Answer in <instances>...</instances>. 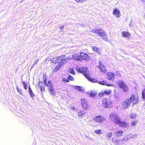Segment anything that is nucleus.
Returning <instances> with one entry per match:
<instances>
[{"mask_svg": "<svg viewBox=\"0 0 145 145\" xmlns=\"http://www.w3.org/2000/svg\"><path fill=\"white\" fill-rule=\"evenodd\" d=\"M140 1H142V3H144L145 2V0H140Z\"/></svg>", "mask_w": 145, "mask_h": 145, "instance_id": "42", "label": "nucleus"}, {"mask_svg": "<svg viewBox=\"0 0 145 145\" xmlns=\"http://www.w3.org/2000/svg\"><path fill=\"white\" fill-rule=\"evenodd\" d=\"M95 133L97 134H99L102 133V131L101 129L96 130L95 131Z\"/></svg>", "mask_w": 145, "mask_h": 145, "instance_id": "28", "label": "nucleus"}, {"mask_svg": "<svg viewBox=\"0 0 145 145\" xmlns=\"http://www.w3.org/2000/svg\"><path fill=\"white\" fill-rule=\"evenodd\" d=\"M75 88L78 91H82V88L80 86H75Z\"/></svg>", "mask_w": 145, "mask_h": 145, "instance_id": "26", "label": "nucleus"}, {"mask_svg": "<svg viewBox=\"0 0 145 145\" xmlns=\"http://www.w3.org/2000/svg\"><path fill=\"white\" fill-rule=\"evenodd\" d=\"M68 108L69 109H71L72 110H74L75 108L72 106L71 105Z\"/></svg>", "mask_w": 145, "mask_h": 145, "instance_id": "37", "label": "nucleus"}, {"mask_svg": "<svg viewBox=\"0 0 145 145\" xmlns=\"http://www.w3.org/2000/svg\"><path fill=\"white\" fill-rule=\"evenodd\" d=\"M138 96L133 95L130 99H127L121 105V108L123 109H125L132 103H133V105L136 104L138 102Z\"/></svg>", "mask_w": 145, "mask_h": 145, "instance_id": "2", "label": "nucleus"}, {"mask_svg": "<svg viewBox=\"0 0 145 145\" xmlns=\"http://www.w3.org/2000/svg\"><path fill=\"white\" fill-rule=\"evenodd\" d=\"M113 14L114 15H116L117 17H119L120 16V11L118 8L114 9L113 10Z\"/></svg>", "mask_w": 145, "mask_h": 145, "instance_id": "17", "label": "nucleus"}, {"mask_svg": "<svg viewBox=\"0 0 145 145\" xmlns=\"http://www.w3.org/2000/svg\"><path fill=\"white\" fill-rule=\"evenodd\" d=\"M87 67L85 68H78L77 69V70L80 72L82 73L83 72V74L84 75V74L85 73H86L87 74H88V72H89L88 71H86V70L87 69Z\"/></svg>", "mask_w": 145, "mask_h": 145, "instance_id": "19", "label": "nucleus"}, {"mask_svg": "<svg viewBox=\"0 0 145 145\" xmlns=\"http://www.w3.org/2000/svg\"><path fill=\"white\" fill-rule=\"evenodd\" d=\"M90 95L91 97H93V96H94V95H92V93H91L90 94Z\"/></svg>", "mask_w": 145, "mask_h": 145, "instance_id": "41", "label": "nucleus"}, {"mask_svg": "<svg viewBox=\"0 0 145 145\" xmlns=\"http://www.w3.org/2000/svg\"><path fill=\"white\" fill-rule=\"evenodd\" d=\"M81 103L84 108L85 110L88 107L87 101L85 99H82L81 100Z\"/></svg>", "mask_w": 145, "mask_h": 145, "instance_id": "14", "label": "nucleus"}, {"mask_svg": "<svg viewBox=\"0 0 145 145\" xmlns=\"http://www.w3.org/2000/svg\"><path fill=\"white\" fill-rule=\"evenodd\" d=\"M77 2H80V3H82L86 1V0H75Z\"/></svg>", "mask_w": 145, "mask_h": 145, "instance_id": "36", "label": "nucleus"}, {"mask_svg": "<svg viewBox=\"0 0 145 145\" xmlns=\"http://www.w3.org/2000/svg\"><path fill=\"white\" fill-rule=\"evenodd\" d=\"M89 72H88V74L85 73L84 74V76L88 79L89 80L92 82H97V79L92 78L89 77Z\"/></svg>", "mask_w": 145, "mask_h": 145, "instance_id": "12", "label": "nucleus"}, {"mask_svg": "<svg viewBox=\"0 0 145 145\" xmlns=\"http://www.w3.org/2000/svg\"><path fill=\"white\" fill-rule=\"evenodd\" d=\"M40 89H41V91H42V90H43V89L42 88H41Z\"/></svg>", "mask_w": 145, "mask_h": 145, "instance_id": "44", "label": "nucleus"}, {"mask_svg": "<svg viewBox=\"0 0 145 145\" xmlns=\"http://www.w3.org/2000/svg\"><path fill=\"white\" fill-rule=\"evenodd\" d=\"M16 89L18 92L21 95H22V90L19 89L18 87H16Z\"/></svg>", "mask_w": 145, "mask_h": 145, "instance_id": "35", "label": "nucleus"}, {"mask_svg": "<svg viewBox=\"0 0 145 145\" xmlns=\"http://www.w3.org/2000/svg\"><path fill=\"white\" fill-rule=\"evenodd\" d=\"M62 82H69V80H67L65 78H63L62 79Z\"/></svg>", "mask_w": 145, "mask_h": 145, "instance_id": "39", "label": "nucleus"}, {"mask_svg": "<svg viewBox=\"0 0 145 145\" xmlns=\"http://www.w3.org/2000/svg\"><path fill=\"white\" fill-rule=\"evenodd\" d=\"M122 36L127 38H129L130 37V34L128 32L126 31H123L122 33Z\"/></svg>", "mask_w": 145, "mask_h": 145, "instance_id": "20", "label": "nucleus"}, {"mask_svg": "<svg viewBox=\"0 0 145 145\" xmlns=\"http://www.w3.org/2000/svg\"><path fill=\"white\" fill-rule=\"evenodd\" d=\"M23 86H24V88L26 90L27 88V85H26V83L24 82H23Z\"/></svg>", "mask_w": 145, "mask_h": 145, "instance_id": "34", "label": "nucleus"}, {"mask_svg": "<svg viewBox=\"0 0 145 145\" xmlns=\"http://www.w3.org/2000/svg\"><path fill=\"white\" fill-rule=\"evenodd\" d=\"M98 64L99 65L98 67L100 69V71L102 72L105 73L106 71V70L105 66L100 61H99Z\"/></svg>", "mask_w": 145, "mask_h": 145, "instance_id": "13", "label": "nucleus"}, {"mask_svg": "<svg viewBox=\"0 0 145 145\" xmlns=\"http://www.w3.org/2000/svg\"><path fill=\"white\" fill-rule=\"evenodd\" d=\"M130 137H127V136H125L124 137L123 139H122L120 140H116L115 138H113L112 139V141L114 143H116V144L119 145L120 144H122L123 143V141L124 140H126L127 139L130 138Z\"/></svg>", "mask_w": 145, "mask_h": 145, "instance_id": "7", "label": "nucleus"}, {"mask_svg": "<svg viewBox=\"0 0 145 145\" xmlns=\"http://www.w3.org/2000/svg\"><path fill=\"white\" fill-rule=\"evenodd\" d=\"M29 92L30 94V96L31 97H32V98L33 99V95H35L34 94L33 92L32 91V90L31 89L30 87L29 88Z\"/></svg>", "mask_w": 145, "mask_h": 145, "instance_id": "24", "label": "nucleus"}, {"mask_svg": "<svg viewBox=\"0 0 145 145\" xmlns=\"http://www.w3.org/2000/svg\"><path fill=\"white\" fill-rule=\"evenodd\" d=\"M136 117V114L134 113H131L130 116L131 118L133 119H135Z\"/></svg>", "mask_w": 145, "mask_h": 145, "instance_id": "27", "label": "nucleus"}, {"mask_svg": "<svg viewBox=\"0 0 145 145\" xmlns=\"http://www.w3.org/2000/svg\"><path fill=\"white\" fill-rule=\"evenodd\" d=\"M99 84L102 85H106V82L105 81H102L99 82Z\"/></svg>", "mask_w": 145, "mask_h": 145, "instance_id": "33", "label": "nucleus"}, {"mask_svg": "<svg viewBox=\"0 0 145 145\" xmlns=\"http://www.w3.org/2000/svg\"><path fill=\"white\" fill-rule=\"evenodd\" d=\"M115 76V74L111 72H109L108 73L107 77L108 79L112 80L114 79Z\"/></svg>", "mask_w": 145, "mask_h": 145, "instance_id": "16", "label": "nucleus"}, {"mask_svg": "<svg viewBox=\"0 0 145 145\" xmlns=\"http://www.w3.org/2000/svg\"><path fill=\"white\" fill-rule=\"evenodd\" d=\"M44 82L45 85L48 87L50 94L52 96H55L56 93L55 91L52 86L51 81H48V83H47L46 79H45Z\"/></svg>", "mask_w": 145, "mask_h": 145, "instance_id": "5", "label": "nucleus"}, {"mask_svg": "<svg viewBox=\"0 0 145 145\" xmlns=\"http://www.w3.org/2000/svg\"><path fill=\"white\" fill-rule=\"evenodd\" d=\"M84 112L83 111H81L78 113V116L80 117H82L84 114Z\"/></svg>", "mask_w": 145, "mask_h": 145, "instance_id": "29", "label": "nucleus"}, {"mask_svg": "<svg viewBox=\"0 0 145 145\" xmlns=\"http://www.w3.org/2000/svg\"><path fill=\"white\" fill-rule=\"evenodd\" d=\"M142 94L143 98L145 99V87L142 92Z\"/></svg>", "mask_w": 145, "mask_h": 145, "instance_id": "31", "label": "nucleus"}, {"mask_svg": "<svg viewBox=\"0 0 145 145\" xmlns=\"http://www.w3.org/2000/svg\"><path fill=\"white\" fill-rule=\"evenodd\" d=\"M65 61H63L61 62L58 63L57 65H56L54 70V71L55 72L57 71L60 68L62 67V66L65 63Z\"/></svg>", "mask_w": 145, "mask_h": 145, "instance_id": "11", "label": "nucleus"}, {"mask_svg": "<svg viewBox=\"0 0 145 145\" xmlns=\"http://www.w3.org/2000/svg\"><path fill=\"white\" fill-rule=\"evenodd\" d=\"M112 134L111 133H108L106 134V136L107 138V139L109 140V138L111 137Z\"/></svg>", "mask_w": 145, "mask_h": 145, "instance_id": "25", "label": "nucleus"}, {"mask_svg": "<svg viewBox=\"0 0 145 145\" xmlns=\"http://www.w3.org/2000/svg\"><path fill=\"white\" fill-rule=\"evenodd\" d=\"M72 58L76 60L80 61L81 60V57L79 53H76L73 54L72 56Z\"/></svg>", "mask_w": 145, "mask_h": 145, "instance_id": "15", "label": "nucleus"}, {"mask_svg": "<svg viewBox=\"0 0 145 145\" xmlns=\"http://www.w3.org/2000/svg\"><path fill=\"white\" fill-rule=\"evenodd\" d=\"M117 84L120 87L123 89L124 92H126L128 90L127 86L125 84L121 81H118L117 82Z\"/></svg>", "mask_w": 145, "mask_h": 145, "instance_id": "8", "label": "nucleus"}, {"mask_svg": "<svg viewBox=\"0 0 145 145\" xmlns=\"http://www.w3.org/2000/svg\"><path fill=\"white\" fill-rule=\"evenodd\" d=\"M80 54L81 57V60L82 58L84 60H86L88 59L89 56L87 54L83 52H81Z\"/></svg>", "mask_w": 145, "mask_h": 145, "instance_id": "18", "label": "nucleus"}, {"mask_svg": "<svg viewBox=\"0 0 145 145\" xmlns=\"http://www.w3.org/2000/svg\"><path fill=\"white\" fill-rule=\"evenodd\" d=\"M106 85L107 86H112L111 84H106Z\"/></svg>", "mask_w": 145, "mask_h": 145, "instance_id": "43", "label": "nucleus"}, {"mask_svg": "<svg viewBox=\"0 0 145 145\" xmlns=\"http://www.w3.org/2000/svg\"><path fill=\"white\" fill-rule=\"evenodd\" d=\"M112 101L110 98H104L102 101V105L105 108H111L113 106Z\"/></svg>", "mask_w": 145, "mask_h": 145, "instance_id": "4", "label": "nucleus"}, {"mask_svg": "<svg viewBox=\"0 0 145 145\" xmlns=\"http://www.w3.org/2000/svg\"><path fill=\"white\" fill-rule=\"evenodd\" d=\"M111 92L112 90L110 89L104 90L99 94V95L101 97L105 95H109L111 94Z\"/></svg>", "mask_w": 145, "mask_h": 145, "instance_id": "9", "label": "nucleus"}, {"mask_svg": "<svg viewBox=\"0 0 145 145\" xmlns=\"http://www.w3.org/2000/svg\"><path fill=\"white\" fill-rule=\"evenodd\" d=\"M68 79H69L71 80H73V77L70 75H69L68 76Z\"/></svg>", "mask_w": 145, "mask_h": 145, "instance_id": "38", "label": "nucleus"}, {"mask_svg": "<svg viewBox=\"0 0 145 145\" xmlns=\"http://www.w3.org/2000/svg\"><path fill=\"white\" fill-rule=\"evenodd\" d=\"M114 96L115 98L116 99L120 97L119 93L115 90H114Z\"/></svg>", "mask_w": 145, "mask_h": 145, "instance_id": "23", "label": "nucleus"}, {"mask_svg": "<svg viewBox=\"0 0 145 145\" xmlns=\"http://www.w3.org/2000/svg\"><path fill=\"white\" fill-rule=\"evenodd\" d=\"M110 118L114 123L120 126L126 128H127L128 126L126 122L121 121L120 118L116 113H112L110 115Z\"/></svg>", "mask_w": 145, "mask_h": 145, "instance_id": "1", "label": "nucleus"}, {"mask_svg": "<svg viewBox=\"0 0 145 145\" xmlns=\"http://www.w3.org/2000/svg\"><path fill=\"white\" fill-rule=\"evenodd\" d=\"M92 32L97 34V35L101 36V39L106 41H108V39L107 37V35L104 30L101 29H95L93 30Z\"/></svg>", "mask_w": 145, "mask_h": 145, "instance_id": "3", "label": "nucleus"}, {"mask_svg": "<svg viewBox=\"0 0 145 145\" xmlns=\"http://www.w3.org/2000/svg\"><path fill=\"white\" fill-rule=\"evenodd\" d=\"M64 26H62L60 27L61 30L63 28Z\"/></svg>", "mask_w": 145, "mask_h": 145, "instance_id": "40", "label": "nucleus"}, {"mask_svg": "<svg viewBox=\"0 0 145 145\" xmlns=\"http://www.w3.org/2000/svg\"><path fill=\"white\" fill-rule=\"evenodd\" d=\"M69 72L73 74H75V72L73 69L72 68H70L69 69Z\"/></svg>", "mask_w": 145, "mask_h": 145, "instance_id": "30", "label": "nucleus"}, {"mask_svg": "<svg viewBox=\"0 0 145 145\" xmlns=\"http://www.w3.org/2000/svg\"><path fill=\"white\" fill-rule=\"evenodd\" d=\"M93 120L97 122L101 123L103 121H105L106 119L104 117L99 116L94 117Z\"/></svg>", "mask_w": 145, "mask_h": 145, "instance_id": "10", "label": "nucleus"}, {"mask_svg": "<svg viewBox=\"0 0 145 145\" xmlns=\"http://www.w3.org/2000/svg\"><path fill=\"white\" fill-rule=\"evenodd\" d=\"M123 132V131L122 130L116 132L114 133V136L115 137H119L122 135Z\"/></svg>", "mask_w": 145, "mask_h": 145, "instance_id": "21", "label": "nucleus"}, {"mask_svg": "<svg viewBox=\"0 0 145 145\" xmlns=\"http://www.w3.org/2000/svg\"><path fill=\"white\" fill-rule=\"evenodd\" d=\"M92 49L93 51L97 52L98 54H100L101 51L100 49L96 46H93L92 47Z\"/></svg>", "mask_w": 145, "mask_h": 145, "instance_id": "22", "label": "nucleus"}, {"mask_svg": "<svg viewBox=\"0 0 145 145\" xmlns=\"http://www.w3.org/2000/svg\"><path fill=\"white\" fill-rule=\"evenodd\" d=\"M137 121H132L131 123V125L132 126H134L137 123Z\"/></svg>", "mask_w": 145, "mask_h": 145, "instance_id": "32", "label": "nucleus"}, {"mask_svg": "<svg viewBox=\"0 0 145 145\" xmlns=\"http://www.w3.org/2000/svg\"><path fill=\"white\" fill-rule=\"evenodd\" d=\"M65 57V55H63L61 56H60L59 57H54L51 58L50 59V61L54 63H59L62 62L63 61L65 60H63Z\"/></svg>", "mask_w": 145, "mask_h": 145, "instance_id": "6", "label": "nucleus"}]
</instances>
